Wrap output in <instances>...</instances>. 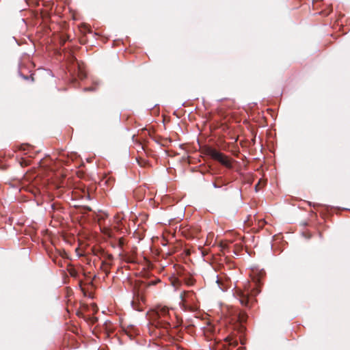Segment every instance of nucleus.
Instances as JSON below:
<instances>
[{"label":"nucleus","mask_w":350,"mask_h":350,"mask_svg":"<svg viewBox=\"0 0 350 350\" xmlns=\"http://www.w3.org/2000/svg\"><path fill=\"white\" fill-rule=\"evenodd\" d=\"M204 152L206 155L209 156L213 159L217 161L225 167L228 168H231L232 167L231 159L228 156L217 151L216 149L211 147H207L205 148Z\"/></svg>","instance_id":"1"},{"label":"nucleus","mask_w":350,"mask_h":350,"mask_svg":"<svg viewBox=\"0 0 350 350\" xmlns=\"http://www.w3.org/2000/svg\"><path fill=\"white\" fill-rule=\"evenodd\" d=\"M226 340L227 342H228L229 345H232L234 347L237 346V342L236 340H234L232 338L230 337H227L226 338Z\"/></svg>","instance_id":"4"},{"label":"nucleus","mask_w":350,"mask_h":350,"mask_svg":"<svg viewBox=\"0 0 350 350\" xmlns=\"http://www.w3.org/2000/svg\"><path fill=\"white\" fill-rule=\"evenodd\" d=\"M260 293V291L256 289V292L253 293L251 295H249L248 291H242L241 290L237 291L236 293L239 299L240 303L246 307H250L255 301L254 296Z\"/></svg>","instance_id":"2"},{"label":"nucleus","mask_w":350,"mask_h":350,"mask_svg":"<svg viewBox=\"0 0 350 350\" xmlns=\"http://www.w3.org/2000/svg\"><path fill=\"white\" fill-rule=\"evenodd\" d=\"M155 315L161 322L169 323L170 319V309L166 306L159 305L154 309Z\"/></svg>","instance_id":"3"}]
</instances>
